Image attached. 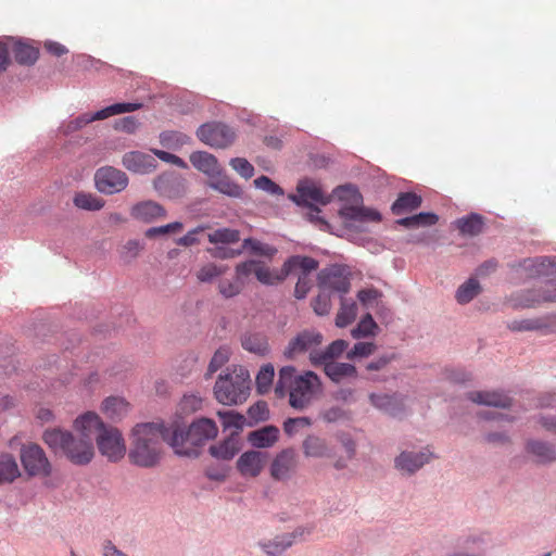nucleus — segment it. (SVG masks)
I'll use <instances>...</instances> for the list:
<instances>
[{
  "instance_id": "obj_1",
  "label": "nucleus",
  "mask_w": 556,
  "mask_h": 556,
  "mask_svg": "<svg viewBox=\"0 0 556 556\" xmlns=\"http://www.w3.org/2000/svg\"><path fill=\"white\" fill-rule=\"evenodd\" d=\"M170 429L162 424L146 422L136 425L131 431L129 460L139 467L156 466L163 455V442L169 444Z\"/></svg>"
},
{
  "instance_id": "obj_2",
  "label": "nucleus",
  "mask_w": 556,
  "mask_h": 556,
  "mask_svg": "<svg viewBox=\"0 0 556 556\" xmlns=\"http://www.w3.org/2000/svg\"><path fill=\"white\" fill-rule=\"evenodd\" d=\"M320 390V381L316 374L306 371L296 375L292 366L282 367L275 387V393L279 397L289 395V404L295 409L306 408Z\"/></svg>"
},
{
  "instance_id": "obj_3",
  "label": "nucleus",
  "mask_w": 556,
  "mask_h": 556,
  "mask_svg": "<svg viewBox=\"0 0 556 556\" xmlns=\"http://www.w3.org/2000/svg\"><path fill=\"white\" fill-rule=\"evenodd\" d=\"M170 429L169 445L180 456L198 457L200 447L217 435L218 429L214 420L201 418L193 421L187 429L175 426Z\"/></svg>"
},
{
  "instance_id": "obj_4",
  "label": "nucleus",
  "mask_w": 556,
  "mask_h": 556,
  "mask_svg": "<svg viewBox=\"0 0 556 556\" xmlns=\"http://www.w3.org/2000/svg\"><path fill=\"white\" fill-rule=\"evenodd\" d=\"M251 390V379L248 369L233 366L219 375L214 386V395L223 405H239L247 401Z\"/></svg>"
},
{
  "instance_id": "obj_5",
  "label": "nucleus",
  "mask_w": 556,
  "mask_h": 556,
  "mask_svg": "<svg viewBox=\"0 0 556 556\" xmlns=\"http://www.w3.org/2000/svg\"><path fill=\"white\" fill-rule=\"evenodd\" d=\"M333 195L345 202L339 210L340 216L344 222H380L381 214L369 207L361 206L363 201L358 189L353 185L339 186L333 190Z\"/></svg>"
},
{
  "instance_id": "obj_6",
  "label": "nucleus",
  "mask_w": 556,
  "mask_h": 556,
  "mask_svg": "<svg viewBox=\"0 0 556 556\" xmlns=\"http://www.w3.org/2000/svg\"><path fill=\"white\" fill-rule=\"evenodd\" d=\"M318 265L319 263L313 257L294 255L289 257L280 269H270L261 263L255 277L263 285L275 286L295 273L296 268L317 269Z\"/></svg>"
},
{
  "instance_id": "obj_7",
  "label": "nucleus",
  "mask_w": 556,
  "mask_h": 556,
  "mask_svg": "<svg viewBox=\"0 0 556 556\" xmlns=\"http://www.w3.org/2000/svg\"><path fill=\"white\" fill-rule=\"evenodd\" d=\"M100 454L109 462L117 463L126 455V444L122 432L115 427H105L97 435Z\"/></svg>"
},
{
  "instance_id": "obj_8",
  "label": "nucleus",
  "mask_w": 556,
  "mask_h": 556,
  "mask_svg": "<svg viewBox=\"0 0 556 556\" xmlns=\"http://www.w3.org/2000/svg\"><path fill=\"white\" fill-rule=\"evenodd\" d=\"M94 184L98 191L111 195L126 189L128 186V177L118 168L103 166L96 170Z\"/></svg>"
},
{
  "instance_id": "obj_9",
  "label": "nucleus",
  "mask_w": 556,
  "mask_h": 556,
  "mask_svg": "<svg viewBox=\"0 0 556 556\" xmlns=\"http://www.w3.org/2000/svg\"><path fill=\"white\" fill-rule=\"evenodd\" d=\"M317 279L319 290H326L329 293L336 292L341 296L348 293L351 288L350 274L345 268L338 265L321 269Z\"/></svg>"
},
{
  "instance_id": "obj_10",
  "label": "nucleus",
  "mask_w": 556,
  "mask_h": 556,
  "mask_svg": "<svg viewBox=\"0 0 556 556\" xmlns=\"http://www.w3.org/2000/svg\"><path fill=\"white\" fill-rule=\"evenodd\" d=\"M198 138L212 148L224 149L229 147L235 138V131L223 123H207L197 130Z\"/></svg>"
},
{
  "instance_id": "obj_11",
  "label": "nucleus",
  "mask_w": 556,
  "mask_h": 556,
  "mask_svg": "<svg viewBox=\"0 0 556 556\" xmlns=\"http://www.w3.org/2000/svg\"><path fill=\"white\" fill-rule=\"evenodd\" d=\"M289 198L298 205L311 207L315 213L320 210L314 204L326 205L330 202V197L326 195L323 190L313 180H301L296 187V194H290Z\"/></svg>"
},
{
  "instance_id": "obj_12",
  "label": "nucleus",
  "mask_w": 556,
  "mask_h": 556,
  "mask_svg": "<svg viewBox=\"0 0 556 556\" xmlns=\"http://www.w3.org/2000/svg\"><path fill=\"white\" fill-rule=\"evenodd\" d=\"M21 462L29 476L48 475L50 472V464L45 452L37 444L23 446Z\"/></svg>"
},
{
  "instance_id": "obj_13",
  "label": "nucleus",
  "mask_w": 556,
  "mask_h": 556,
  "mask_svg": "<svg viewBox=\"0 0 556 556\" xmlns=\"http://www.w3.org/2000/svg\"><path fill=\"white\" fill-rule=\"evenodd\" d=\"M141 103H114L93 114H84L75 119V128H80L93 121H101L114 115L130 113L139 110Z\"/></svg>"
},
{
  "instance_id": "obj_14",
  "label": "nucleus",
  "mask_w": 556,
  "mask_h": 556,
  "mask_svg": "<svg viewBox=\"0 0 556 556\" xmlns=\"http://www.w3.org/2000/svg\"><path fill=\"white\" fill-rule=\"evenodd\" d=\"M321 342L323 336L319 332L304 331L289 342L285 355L292 358L304 352H309L311 354L312 351H318L316 348Z\"/></svg>"
},
{
  "instance_id": "obj_15",
  "label": "nucleus",
  "mask_w": 556,
  "mask_h": 556,
  "mask_svg": "<svg viewBox=\"0 0 556 556\" xmlns=\"http://www.w3.org/2000/svg\"><path fill=\"white\" fill-rule=\"evenodd\" d=\"M296 467V454L293 448L282 450L270 466V476L275 480H287Z\"/></svg>"
},
{
  "instance_id": "obj_16",
  "label": "nucleus",
  "mask_w": 556,
  "mask_h": 556,
  "mask_svg": "<svg viewBox=\"0 0 556 556\" xmlns=\"http://www.w3.org/2000/svg\"><path fill=\"white\" fill-rule=\"evenodd\" d=\"M266 459V453L248 451L239 457L237 468L244 477H257L262 472Z\"/></svg>"
},
{
  "instance_id": "obj_17",
  "label": "nucleus",
  "mask_w": 556,
  "mask_h": 556,
  "mask_svg": "<svg viewBox=\"0 0 556 556\" xmlns=\"http://www.w3.org/2000/svg\"><path fill=\"white\" fill-rule=\"evenodd\" d=\"M122 164L126 169L140 174L150 173L156 167L154 156L141 151L125 153L122 159Z\"/></svg>"
},
{
  "instance_id": "obj_18",
  "label": "nucleus",
  "mask_w": 556,
  "mask_h": 556,
  "mask_svg": "<svg viewBox=\"0 0 556 556\" xmlns=\"http://www.w3.org/2000/svg\"><path fill=\"white\" fill-rule=\"evenodd\" d=\"M100 417L93 412H87L77 417L73 424V428L80 435L81 440H91L92 437L105 428Z\"/></svg>"
},
{
  "instance_id": "obj_19",
  "label": "nucleus",
  "mask_w": 556,
  "mask_h": 556,
  "mask_svg": "<svg viewBox=\"0 0 556 556\" xmlns=\"http://www.w3.org/2000/svg\"><path fill=\"white\" fill-rule=\"evenodd\" d=\"M432 453L428 450L419 453L403 452L395 458V467L406 473H414L425 464L429 463Z\"/></svg>"
},
{
  "instance_id": "obj_20",
  "label": "nucleus",
  "mask_w": 556,
  "mask_h": 556,
  "mask_svg": "<svg viewBox=\"0 0 556 556\" xmlns=\"http://www.w3.org/2000/svg\"><path fill=\"white\" fill-rule=\"evenodd\" d=\"M165 208L154 201H143L131 207L130 215L140 222L152 223L164 217Z\"/></svg>"
},
{
  "instance_id": "obj_21",
  "label": "nucleus",
  "mask_w": 556,
  "mask_h": 556,
  "mask_svg": "<svg viewBox=\"0 0 556 556\" xmlns=\"http://www.w3.org/2000/svg\"><path fill=\"white\" fill-rule=\"evenodd\" d=\"M302 451L307 458H330L333 456L327 441L315 434H309L304 439Z\"/></svg>"
},
{
  "instance_id": "obj_22",
  "label": "nucleus",
  "mask_w": 556,
  "mask_h": 556,
  "mask_svg": "<svg viewBox=\"0 0 556 556\" xmlns=\"http://www.w3.org/2000/svg\"><path fill=\"white\" fill-rule=\"evenodd\" d=\"M43 441L54 454L70 458V432L56 428L48 429L43 433Z\"/></svg>"
},
{
  "instance_id": "obj_23",
  "label": "nucleus",
  "mask_w": 556,
  "mask_h": 556,
  "mask_svg": "<svg viewBox=\"0 0 556 556\" xmlns=\"http://www.w3.org/2000/svg\"><path fill=\"white\" fill-rule=\"evenodd\" d=\"M279 434L280 431L276 426H265L261 429L251 431L248 434V441L256 448H268L278 442Z\"/></svg>"
},
{
  "instance_id": "obj_24",
  "label": "nucleus",
  "mask_w": 556,
  "mask_h": 556,
  "mask_svg": "<svg viewBox=\"0 0 556 556\" xmlns=\"http://www.w3.org/2000/svg\"><path fill=\"white\" fill-rule=\"evenodd\" d=\"M189 159L193 167L205 174L208 180L222 169L217 159L208 152L197 151Z\"/></svg>"
},
{
  "instance_id": "obj_25",
  "label": "nucleus",
  "mask_w": 556,
  "mask_h": 556,
  "mask_svg": "<svg viewBox=\"0 0 556 556\" xmlns=\"http://www.w3.org/2000/svg\"><path fill=\"white\" fill-rule=\"evenodd\" d=\"M473 403L486 406L503 407L510 406L511 400L508 395L496 391H475L468 394Z\"/></svg>"
},
{
  "instance_id": "obj_26",
  "label": "nucleus",
  "mask_w": 556,
  "mask_h": 556,
  "mask_svg": "<svg viewBox=\"0 0 556 556\" xmlns=\"http://www.w3.org/2000/svg\"><path fill=\"white\" fill-rule=\"evenodd\" d=\"M207 185L212 189L231 198H241L243 194L242 188L228 175L224 174L223 169H220L216 176H213Z\"/></svg>"
},
{
  "instance_id": "obj_27",
  "label": "nucleus",
  "mask_w": 556,
  "mask_h": 556,
  "mask_svg": "<svg viewBox=\"0 0 556 556\" xmlns=\"http://www.w3.org/2000/svg\"><path fill=\"white\" fill-rule=\"evenodd\" d=\"M240 448L241 444L239 435L238 433H232L223 442L212 445L210 447V453L217 459L229 460L238 454Z\"/></svg>"
},
{
  "instance_id": "obj_28",
  "label": "nucleus",
  "mask_w": 556,
  "mask_h": 556,
  "mask_svg": "<svg viewBox=\"0 0 556 556\" xmlns=\"http://www.w3.org/2000/svg\"><path fill=\"white\" fill-rule=\"evenodd\" d=\"M369 400L375 407L391 416H397L403 410V401L397 395L371 393Z\"/></svg>"
},
{
  "instance_id": "obj_29",
  "label": "nucleus",
  "mask_w": 556,
  "mask_h": 556,
  "mask_svg": "<svg viewBox=\"0 0 556 556\" xmlns=\"http://www.w3.org/2000/svg\"><path fill=\"white\" fill-rule=\"evenodd\" d=\"M526 451L534 457V460L540 464H547L556 460V448L554 445L531 440L526 445Z\"/></svg>"
},
{
  "instance_id": "obj_30",
  "label": "nucleus",
  "mask_w": 556,
  "mask_h": 556,
  "mask_svg": "<svg viewBox=\"0 0 556 556\" xmlns=\"http://www.w3.org/2000/svg\"><path fill=\"white\" fill-rule=\"evenodd\" d=\"M556 302V281L546 283L542 292L528 291L520 301L522 307H534L542 303Z\"/></svg>"
},
{
  "instance_id": "obj_31",
  "label": "nucleus",
  "mask_w": 556,
  "mask_h": 556,
  "mask_svg": "<svg viewBox=\"0 0 556 556\" xmlns=\"http://www.w3.org/2000/svg\"><path fill=\"white\" fill-rule=\"evenodd\" d=\"M348 345L349 344L345 340H336L324 351H312L311 362L314 365L333 362L334 358L339 357L346 350Z\"/></svg>"
},
{
  "instance_id": "obj_32",
  "label": "nucleus",
  "mask_w": 556,
  "mask_h": 556,
  "mask_svg": "<svg viewBox=\"0 0 556 556\" xmlns=\"http://www.w3.org/2000/svg\"><path fill=\"white\" fill-rule=\"evenodd\" d=\"M555 265V258L548 256L528 258L520 264V266L527 273V276L531 278L547 275L549 268L554 267Z\"/></svg>"
},
{
  "instance_id": "obj_33",
  "label": "nucleus",
  "mask_w": 556,
  "mask_h": 556,
  "mask_svg": "<svg viewBox=\"0 0 556 556\" xmlns=\"http://www.w3.org/2000/svg\"><path fill=\"white\" fill-rule=\"evenodd\" d=\"M13 54L18 64L30 66L38 60L39 49L31 43L20 39L14 43Z\"/></svg>"
},
{
  "instance_id": "obj_34",
  "label": "nucleus",
  "mask_w": 556,
  "mask_h": 556,
  "mask_svg": "<svg viewBox=\"0 0 556 556\" xmlns=\"http://www.w3.org/2000/svg\"><path fill=\"white\" fill-rule=\"evenodd\" d=\"M325 374L334 382H340L349 377H356V368L352 364L327 362L324 363Z\"/></svg>"
},
{
  "instance_id": "obj_35",
  "label": "nucleus",
  "mask_w": 556,
  "mask_h": 556,
  "mask_svg": "<svg viewBox=\"0 0 556 556\" xmlns=\"http://www.w3.org/2000/svg\"><path fill=\"white\" fill-rule=\"evenodd\" d=\"M94 455L91 440L79 439L75 442L72 435V463L85 465L88 464Z\"/></svg>"
},
{
  "instance_id": "obj_36",
  "label": "nucleus",
  "mask_w": 556,
  "mask_h": 556,
  "mask_svg": "<svg viewBox=\"0 0 556 556\" xmlns=\"http://www.w3.org/2000/svg\"><path fill=\"white\" fill-rule=\"evenodd\" d=\"M241 344L245 351L257 355H265L269 350L266 336L260 332H248L243 334Z\"/></svg>"
},
{
  "instance_id": "obj_37",
  "label": "nucleus",
  "mask_w": 556,
  "mask_h": 556,
  "mask_svg": "<svg viewBox=\"0 0 556 556\" xmlns=\"http://www.w3.org/2000/svg\"><path fill=\"white\" fill-rule=\"evenodd\" d=\"M421 197L414 192L401 193L396 201L392 204V213L395 215H402L407 212H412L421 205Z\"/></svg>"
},
{
  "instance_id": "obj_38",
  "label": "nucleus",
  "mask_w": 556,
  "mask_h": 556,
  "mask_svg": "<svg viewBox=\"0 0 556 556\" xmlns=\"http://www.w3.org/2000/svg\"><path fill=\"white\" fill-rule=\"evenodd\" d=\"M101 409L110 419H121L128 413V403L118 396H110L102 403Z\"/></svg>"
},
{
  "instance_id": "obj_39",
  "label": "nucleus",
  "mask_w": 556,
  "mask_h": 556,
  "mask_svg": "<svg viewBox=\"0 0 556 556\" xmlns=\"http://www.w3.org/2000/svg\"><path fill=\"white\" fill-rule=\"evenodd\" d=\"M481 292L479 281L471 277L462 283L455 294V299L459 304H467L472 301Z\"/></svg>"
},
{
  "instance_id": "obj_40",
  "label": "nucleus",
  "mask_w": 556,
  "mask_h": 556,
  "mask_svg": "<svg viewBox=\"0 0 556 556\" xmlns=\"http://www.w3.org/2000/svg\"><path fill=\"white\" fill-rule=\"evenodd\" d=\"M292 543L291 535L285 534L266 542H260V546L268 556H280Z\"/></svg>"
},
{
  "instance_id": "obj_41",
  "label": "nucleus",
  "mask_w": 556,
  "mask_h": 556,
  "mask_svg": "<svg viewBox=\"0 0 556 556\" xmlns=\"http://www.w3.org/2000/svg\"><path fill=\"white\" fill-rule=\"evenodd\" d=\"M439 220L433 213H419L409 217L399 219L396 223L406 228H418L435 225Z\"/></svg>"
},
{
  "instance_id": "obj_42",
  "label": "nucleus",
  "mask_w": 556,
  "mask_h": 556,
  "mask_svg": "<svg viewBox=\"0 0 556 556\" xmlns=\"http://www.w3.org/2000/svg\"><path fill=\"white\" fill-rule=\"evenodd\" d=\"M357 315V305L354 301L342 300L341 307L336 316V326L344 328L351 325Z\"/></svg>"
},
{
  "instance_id": "obj_43",
  "label": "nucleus",
  "mask_w": 556,
  "mask_h": 556,
  "mask_svg": "<svg viewBox=\"0 0 556 556\" xmlns=\"http://www.w3.org/2000/svg\"><path fill=\"white\" fill-rule=\"evenodd\" d=\"M456 225L463 235L477 236L483 229V219L478 214H471L467 217L459 218Z\"/></svg>"
},
{
  "instance_id": "obj_44",
  "label": "nucleus",
  "mask_w": 556,
  "mask_h": 556,
  "mask_svg": "<svg viewBox=\"0 0 556 556\" xmlns=\"http://www.w3.org/2000/svg\"><path fill=\"white\" fill-rule=\"evenodd\" d=\"M20 476L16 460L11 455H3L0 459V483L12 482Z\"/></svg>"
},
{
  "instance_id": "obj_45",
  "label": "nucleus",
  "mask_w": 556,
  "mask_h": 556,
  "mask_svg": "<svg viewBox=\"0 0 556 556\" xmlns=\"http://www.w3.org/2000/svg\"><path fill=\"white\" fill-rule=\"evenodd\" d=\"M316 269H304V268H296V271L292 275L298 276V282L294 288V296L296 299H304L307 293L309 292L313 281L309 277L311 273L315 271Z\"/></svg>"
},
{
  "instance_id": "obj_46",
  "label": "nucleus",
  "mask_w": 556,
  "mask_h": 556,
  "mask_svg": "<svg viewBox=\"0 0 556 556\" xmlns=\"http://www.w3.org/2000/svg\"><path fill=\"white\" fill-rule=\"evenodd\" d=\"M274 377L275 369L271 364H266L261 367L255 379L256 389L260 394H265L270 390Z\"/></svg>"
},
{
  "instance_id": "obj_47",
  "label": "nucleus",
  "mask_w": 556,
  "mask_h": 556,
  "mask_svg": "<svg viewBox=\"0 0 556 556\" xmlns=\"http://www.w3.org/2000/svg\"><path fill=\"white\" fill-rule=\"evenodd\" d=\"M77 207L87 211H99L104 206V200L92 193H77L74 198Z\"/></svg>"
},
{
  "instance_id": "obj_48",
  "label": "nucleus",
  "mask_w": 556,
  "mask_h": 556,
  "mask_svg": "<svg viewBox=\"0 0 556 556\" xmlns=\"http://www.w3.org/2000/svg\"><path fill=\"white\" fill-rule=\"evenodd\" d=\"M208 241L214 244L235 243L240 240V233L236 229L219 228L208 233Z\"/></svg>"
},
{
  "instance_id": "obj_49",
  "label": "nucleus",
  "mask_w": 556,
  "mask_h": 556,
  "mask_svg": "<svg viewBox=\"0 0 556 556\" xmlns=\"http://www.w3.org/2000/svg\"><path fill=\"white\" fill-rule=\"evenodd\" d=\"M378 329L377 323L374 320L372 316L368 313L366 314L357 327L351 331V334L354 339L370 337L376 334V330Z\"/></svg>"
},
{
  "instance_id": "obj_50",
  "label": "nucleus",
  "mask_w": 556,
  "mask_h": 556,
  "mask_svg": "<svg viewBox=\"0 0 556 556\" xmlns=\"http://www.w3.org/2000/svg\"><path fill=\"white\" fill-rule=\"evenodd\" d=\"M243 249L250 250V252L254 255L273 257L277 253V249L263 243L253 238H247L243 240L242 244Z\"/></svg>"
},
{
  "instance_id": "obj_51",
  "label": "nucleus",
  "mask_w": 556,
  "mask_h": 556,
  "mask_svg": "<svg viewBox=\"0 0 556 556\" xmlns=\"http://www.w3.org/2000/svg\"><path fill=\"white\" fill-rule=\"evenodd\" d=\"M231 351L228 346H220L213 355L208 367L207 372L205 374L206 378H211L213 374H215L218 369H220L230 357Z\"/></svg>"
},
{
  "instance_id": "obj_52",
  "label": "nucleus",
  "mask_w": 556,
  "mask_h": 556,
  "mask_svg": "<svg viewBox=\"0 0 556 556\" xmlns=\"http://www.w3.org/2000/svg\"><path fill=\"white\" fill-rule=\"evenodd\" d=\"M217 415H218L224 428H235L237 430V432L242 430V428L245 424L244 416L239 413H236L233 410H226V412L219 410L217 413Z\"/></svg>"
},
{
  "instance_id": "obj_53",
  "label": "nucleus",
  "mask_w": 556,
  "mask_h": 556,
  "mask_svg": "<svg viewBox=\"0 0 556 556\" xmlns=\"http://www.w3.org/2000/svg\"><path fill=\"white\" fill-rule=\"evenodd\" d=\"M227 270V266H218L214 263H208L203 265L198 271H197V278L201 282H210L213 279L222 276Z\"/></svg>"
},
{
  "instance_id": "obj_54",
  "label": "nucleus",
  "mask_w": 556,
  "mask_h": 556,
  "mask_svg": "<svg viewBox=\"0 0 556 556\" xmlns=\"http://www.w3.org/2000/svg\"><path fill=\"white\" fill-rule=\"evenodd\" d=\"M142 250L143 244L139 240H128L119 249V256L125 263H129L135 260Z\"/></svg>"
},
{
  "instance_id": "obj_55",
  "label": "nucleus",
  "mask_w": 556,
  "mask_h": 556,
  "mask_svg": "<svg viewBox=\"0 0 556 556\" xmlns=\"http://www.w3.org/2000/svg\"><path fill=\"white\" fill-rule=\"evenodd\" d=\"M312 307L319 316L328 315L331 309L330 293L326 290H319L318 295L312 301Z\"/></svg>"
},
{
  "instance_id": "obj_56",
  "label": "nucleus",
  "mask_w": 556,
  "mask_h": 556,
  "mask_svg": "<svg viewBox=\"0 0 556 556\" xmlns=\"http://www.w3.org/2000/svg\"><path fill=\"white\" fill-rule=\"evenodd\" d=\"M243 285L244 281L238 280L237 277L233 280L224 279L219 281L218 290L224 298L229 299L238 295L242 291Z\"/></svg>"
},
{
  "instance_id": "obj_57",
  "label": "nucleus",
  "mask_w": 556,
  "mask_h": 556,
  "mask_svg": "<svg viewBox=\"0 0 556 556\" xmlns=\"http://www.w3.org/2000/svg\"><path fill=\"white\" fill-rule=\"evenodd\" d=\"M544 324L540 319H520L511 320L507 324L511 331H532L541 329Z\"/></svg>"
},
{
  "instance_id": "obj_58",
  "label": "nucleus",
  "mask_w": 556,
  "mask_h": 556,
  "mask_svg": "<svg viewBox=\"0 0 556 556\" xmlns=\"http://www.w3.org/2000/svg\"><path fill=\"white\" fill-rule=\"evenodd\" d=\"M229 164L233 170L245 179H250L254 175V167L247 159L235 157L230 160Z\"/></svg>"
},
{
  "instance_id": "obj_59",
  "label": "nucleus",
  "mask_w": 556,
  "mask_h": 556,
  "mask_svg": "<svg viewBox=\"0 0 556 556\" xmlns=\"http://www.w3.org/2000/svg\"><path fill=\"white\" fill-rule=\"evenodd\" d=\"M312 425L307 417L288 418L283 422V430L288 435H294L300 429L307 428Z\"/></svg>"
},
{
  "instance_id": "obj_60",
  "label": "nucleus",
  "mask_w": 556,
  "mask_h": 556,
  "mask_svg": "<svg viewBox=\"0 0 556 556\" xmlns=\"http://www.w3.org/2000/svg\"><path fill=\"white\" fill-rule=\"evenodd\" d=\"M376 344L372 342H358L348 352L346 356L349 359L366 357L371 355L376 351Z\"/></svg>"
},
{
  "instance_id": "obj_61",
  "label": "nucleus",
  "mask_w": 556,
  "mask_h": 556,
  "mask_svg": "<svg viewBox=\"0 0 556 556\" xmlns=\"http://www.w3.org/2000/svg\"><path fill=\"white\" fill-rule=\"evenodd\" d=\"M261 265V262L250 260L242 263L237 264L236 266V277L238 280L243 281L244 278L249 277L251 274L256 276V269Z\"/></svg>"
},
{
  "instance_id": "obj_62",
  "label": "nucleus",
  "mask_w": 556,
  "mask_h": 556,
  "mask_svg": "<svg viewBox=\"0 0 556 556\" xmlns=\"http://www.w3.org/2000/svg\"><path fill=\"white\" fill-rule=\"evenodd\" d=\"M254 186L257 189L264 190L270 194H277V195L283 194V190L267 176L257 177L254 180Z\"/></svg>"
},
{
  "instance_id": "obj_63",
  "label": "nucleus",
  "mask_w": 556,
  "mask_h": 556,
  "mask_svg": "<svg viewBox=\"0 0 556 556\" xmlns=\"http://www.w3.org/2000/svg\"><path fill=\"white\" fill-rule=\"evenodd\" d=\"M182 229V224L179 222L170 223L165 226L152 227L146 231V237L153 238L157 235H166L169 232H177Z\"/></svg>"
},
{
  "instance_id": "obj_64",
  "label": "nucleus",
  "mask_w": 556,
  "mask_h": 556,
  "mask_svg": "<svg viewBox=\"0 0 556 556\" xmlns=\"http://www.w3.org/2000/svg\"><path fill=\"white\" fill-rule=\"evenodd\" d=\"M138 128V121L134 116H126L119 118L114 124V129L119 131H125L128 134H132Z\"/></svg>"
}]
</instances>
